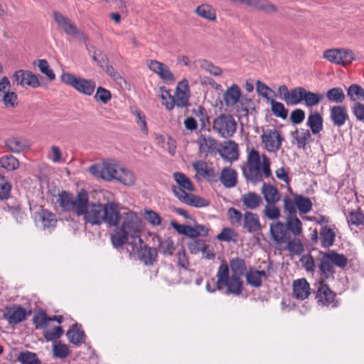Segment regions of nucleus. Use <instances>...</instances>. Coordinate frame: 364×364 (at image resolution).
<instances>
[{
  "instance_id": "1a4fd4ad",
  "label": "nucleus",
  "mask_w": 364,
  "mask_h": 364,
  "mask_svg": "<svg viewBox=\"0 0 364 364\" xmlns=\"http://www.w3.org/2000/svg\"><path fill=\"white\" fill-rule=\"evenodd\" d=\"M60 77L63 82L71 86L80 94L91 96L95 92L96 83L92 79L77 77L69 73H63Z\"/></svg>"
},
{
  "instance_id": "2f4dec72",
  "label": "nucleus",
  "mask_w": 364,
  "mask_h": 364,
  "mask_svg": "<svg viewBox=\"0 0 364 364\" xmlns=\"http://www.w3.org/2000/svg\"><path fill=\"white\" fill-rule=\"evenodd\" d=\"M114 180L124 186H132L135 183L136 177L132 171L124 168L121 164L119 172Z\"/></svg>"
},
{
  "instance_id": "e433bc0d",
  "label": "nucleus",
  "mask_w": 364,
  "mask_h": 364,
  "mask_svg": "<svg viewBox=\"0 0 364 364\" xmlns=\"http://www.w3.org/2000/svg\"><path fill=\"white\" fill-rule=\"evenodd\" d=\"M140 244V252L139 257L146 264H151L156 259L157 257V251L155 248L149 247L144 245L141 246V243Z\"/></svg>"
},
{
  "instance_id": "052dcab7",
  "label": "nucleus",
  "mask_w": 364,
  "mask_h": 364,
  "mask_svg": "<svg viewBox=\"0 0 364 364\" xmlns=\"http://www.w3.org/2000/svg\"><path fill=\"white\" fill-rule=\"evenodd\" d=\"M1 100L7 108H14L18 105V97L14 92H5Z\"/></svg>"
},
{
  "instance_id": "dca6fc26",
  "label": "nucleus",
  "mask_w": 364,
  "mask_h": 364,
  "mask_svg": "<svg viewBox=\"0 0 364 364\" xmlns=\"http://www.w3.org/2000/svg\"><path fill=\"white\" fill-rule=\"evenodd\" d=\"M336 294L326 284V281H319L316 298L321 306L336 307Z\"/></svg>"
},
{
  "instance_id": "2eb2a0df",
  "label": "nucleus",
  "mask_w": 364,
  "mask_h": 364,
  "mask_svg": "<svg viewBox=\"0 0 364 364\" xmlns=\"http://www.w3.org/2000/svg\"><path fill=\"white\" fill-rule=\"evenodd\" d=\"M14 85L37 88L41 85L38 76L30 70H18L12 75Z\"/></svg>"
},
{
  "instance_id": "6e6d98bb",
  "label": "nucleus",
  "mask_w": 364,
  "mask_h": 364,
  "mask_svg": "<svg viewBox=\"0 0 364 364\" xmlns=\"http://www.w3.org/2000/svg\"><path fill=\"white\" fill-rule=\"evenodd\" d=\"M159 251L165 255H172L174 246L172 240L169 237L159 240Z\"/></svg>"
},
{
  "instance_id": "72a5a7b5",
  "label": "nucleus",
  "mask_w": 364,
  "mask_h": 364,
  "mask_svg": "<svg viewBox=\"0 0 364 364\" xmlns=\"http://www.w3.org/2000/svg\"><path fill=\"white\" fill-rule=\"evenodd\" d=\"M6 147L14 153H20L28 148V141L22 138L10 137L5 141Z\"/></svg>"
},
{
  "instance_id": "7ed1b4c3",
  "label": "nucleus",
  "mask_w": 364,
  "mask_h": 364,
  "mask_svg": "<svg viewBox=\"0 0 364 364\" xmlns=\"http://www.w3.org/2000/svg\"><path fill=\"white\" fill-rule=\"evenodd\" d=\"M348 264V258L343 254L334 250L328 252H320L318 270L320 281L333 279L335 274L334 266L343 269Z\"/></svg>"
},
{
  "instance_id": "13d9d810",
  "label": "nucleus",
  "mask_w": 364,
  "mask_h": 364,
  "mask_svg": "<svg viewBox=\"0 0 364 364\" xmlns=\"http://www.w3.org/2000/svg\"><path fill=\"white\" fill-rule=\"evenodd\" d=\"M94 97L96 100V101L100 102L101 103L106 105L111 100L112 95L108 90L102 87H98L97 88Z\"/></svg>"
},
{
  "instance_id": "cd10ccee",
  "label": "nucleus",
  "mask_w": 364,
  "mask_h": 364,
  "mask_svg": "<svg viewBox=\"0 0 364 364\" xmlns=\"http://www.w3.org/2000/svg\"><path fill=\"white\" fill-rule=\"evenodd\" d=\"M66 336L68 341L76 346H79L85 341V334L82 330L81 325L78 323L73 324L71 328L67 331Z\"/></svg>"
},
{
  "instance_id": "473e14b6",
  "label": "nucleus",
  "mask_w": 364,
  "mask_h": 364,
  "mask_svg": "<svg viewBox=\"0 0 364 364\" xmlns=\"http://www.w3.org/2000/svg\"><path fill=\"white\" fill-rule=\"evenodd\" d=\"M241 201L246 208L255 210L259 208L262 203V198L255 192H248L242 195Z\"/></svg>"
},
{
  "instance_id": "c9c22d12",
  "label": "nucleus",
  "mask_w": 364,
  "mask_h": 364,
  "mask_svg": "<svg viewBox=\"0 0 364 364\" xmlns=\"http://www.w3.org/2000/svg\"><path fill=\"white\" fill-rule=\"evenodd\" d=\"M286 226L295 237L299 236L303 232L301 221L294 215H289L286 219Z\"/></svg>"
},
{
  "instance_id": "3c124183",
  "label": "nucleus",
  "mask_w": 364,
  "mask_h": 364,
  "mask_svg": "<svg viewBox=\"0 0 364 364\" xmlns=\"http://www.w3.org/2000/svg\"><path fill=\"white\" fill-rule=\"evenodd\" d=\"M160 91L162 105L168 110L173 109L174 97L171 95L169 90H166L164 87H160Z\"/></svg>"
},
{
  "instance_id": "423d86ee",
  "label": "nucleus",
  "mask_w": 364,
  "mask_h": 364,
  "mask_svg": "<svg viewBox=\"0 0 364 364\" xmlns=\"http://www.w3.org/2000/svg\"><path fill=\"white\" fill-rule=\"evenodd\" d=\"M324 98L323 94L313 92L303 87H296L289 91V95L287 100V105H297L302 102L308 107H313L318 105Z\"/></svg>"
},
{
  "instance_id": "4c0bfd02",
  "label": "nucleus",
  "mask_w": 364,
  "mask_h": 364,
  "mask_svg": "<svg viewBox=\"0 0 364 364\" xmlns=\"http://www.w3.org/2000/svg\"><path fill=\"white\" fill-rule=\"evenodd\" d=\"M195 13L200 17L208 21H215L216 14L215 9L209 4H202L195 9Z\"/></svg>"
},
{
  "instance_id": "f3484780",
  "label": "nucleus",
  "mask_w": 364,
  "mask_h": 364,
  "mask_svg": "<svg viewBox=\"0 0 364 364\" xmlns=\"http://www.w3.org/2000/svg\"><path fill=\"white\" fill-rule=\"evenodd\" d=\"M26 310L21 306L14 304L11 306H6L4 318L7 320L10 325H16L25 321L27 317Z\"/></svg>"
},
{
  "instance_id": "ea45409f",
  "label": "nucleus",
  "mask_w": 364,
  "mask_h": 364,
  "mask_svg": "<svg viewBox=\"0 0 364 364\" xmlns=\"http://www.w3.org/2000/svg\"><path fill=\"white\" fill-rule=\"evenodd\" d=\"M326 97L329 102L341 104L345 100L346 95L342 88L336 87L327 90Z\"/></svg>"
},
{
  "instance_id": "79ce46f5",
  "label": "nucleus",
  "mask_w": 364,
  "mask_h": 364,
  "mask_svg": "<svg viewBox=\"0 0 364 364\" xmlns=\"http://www.w3.org/2000/svg\"><path fill=\"white\" fill-rule=\"evenodd\" d=\"M321 245L323 247H329L333 245L335 240V233L327 226H324L320 231Z\"/></svg>"
},
{
  "instance_id": "864d4df0",
  "label": "nucleus",
  "mask_w": 364,
  "mask_h": 364,
  "mask_svg": "<svg viewBox=\"0 0 364 364\" xmlns=\"http://www.w3.org/2000/svg\"><path fill=\"white\" fill-rule=\"evenodd\" d=\"M228 215L230 223L235 226L242 225L243 221V215L235 208H230L228 210Z\"/></svg>"
},
{
  "instance_id": "20e7f679",
  "label": "nucleus",
  "mask_w": 364,
  "mask_h": 364,
  "mask_svg": "<svg viewBox=\"0 0 364 364\" xmlns=\"http://www.w3.org/2000/svg\"><path fill=\"white\" fill-rule=\"evenodd\" d=\"M223 98L227 107L235 108L239 118L247 117L252 100L242 94V90L237 84H232L228 87L224 92Z\"/></svg>"
},
{
  "instance_id": "f03ea898",
  "label": "nucleus",
  "mask_w": 364,
  "mask_h": 364,
  "mask_svg": "<svg viewBox=\"0 0 364 364\" xmlns=\"http://www.w3.org/2000/svg\"><path fill=\"white\" fill-rule=\"evenodd\" d=\"M121 218V225L114 226L115 229L110 236L112 245L115 248L121 247L127 242L129 237L137 240L139 243H141V221L137 214L133 211H128Z\"/></svg>"
},
{
  "instance_id": "ddd939ff",
  "label": "nucleus",
  "mask_w": 364,
  "mask_h": 364,
  "mask_svg": "<svg viewBox=\"0 0 364 364\" xmlns=\"http://www.w3.org/2000/svg\"><path fill=\"white\" fill-rule=\"evenodd\" d=\"M284 138L276 129H268L261 135V141L265 150L270 153H277L282 146Z\"/></svg>"
},
{
  "instance_id": "4468645a",
  "label": "nucleus",
  "mask_w": 364,
  "mask_h": 364,
  "mask_svg": "<svg viewBox=\"0 0 364 364\" xmlns=\"http://www.w3.org/2000/svg\"><path fill=\"white\" fill-rule=\"evenodd\" d=\"M86 192L85 190H81L77 193L76 198H74L71 193L62 191L57 196L56 203L58 204L62 210L65 212H74L77 215L79 198L81 195L86 194Z\"/></svg>"
},
{
  "instance_id": "bf43d9fd",
  "label": "nucleus",
  "mask_w": 364,
  "mask_h": 364,
  "mask_svg": "<svg viewBox=\"0 0 364 364\" xmlns=\"http://www.w3.org/2000/svg\"><path fill=\"white\" fill-rule=\"evenodd\" d=\"M11 186L3 176L0 175V200L8 199L10 196Z\"/></svg>"
},
{
  "instance_id": "603ef678",
  "label": "nucleus",
  "mask_w": 364,
  "mask_h": 364,
  "mask_svg": "<svg viewBox=\"0 0 364 364\" xmlns=\"http://www.w3.org/2000/svg\"><path fill=\"white\" fill-rule=\"evenodd\" d=\"M86 47H87V50L90 53L92 51L93 52V55H92L93 60L97 62L98 65L100 66L102 68V69H104V65H105V63H107L108 62L107 58L104 54H102L100 50H97L95 47H94V46L89 47L87 45L86 46Z\"/></svg>"
},
{
  "instance_id": "f8f14e48",
  "label": "nucleus",
  "mask_w": 364,
  "mask_h": 364,
  "mask_svg": "<svg viewBox=\"0 0 364 364\" xmlns=\"http://www.w3.org/2000/svg\"><path fill=\"white\" fill-rule=\"evenodd\" d=\"M53 16L58 27L66 35L87 41V37L67 16L58 11H54Z\"/></svg>"
},
{
  "instance_id": "774afa93",
  "label": "nucleus",
  "mask_w": 364,
  "mask_h": 364,
  "mask_svg": "<svg viewBox=\"0 0 364 364\" xmlns=\"http://www.w3.org/2000/svg\"><path fill=\"white\" fill-rule=\"evenodd\" d=\"M351 111L357 121L364 123V104L361 102L353 103Z\"/></svg>"
},
{
  "instance_id": "f257e3e1",
  "label": "nucleus",
  "mask_w": 364,
  "mask_h": 364,
  "mask_svg": "<svg viewBox=\"0 0 364 364\" xmlns=\"http://www.w3.org/2000/svg\"><path fill=\"white\" fill-rule=\"evenodd\" d=\"M77 216H83L86 223L92 225H100L106 223L109 226H117L119 223L121 214L118 205L114 202L108 201L105 204L89 202L87 193L79 198Z\"/></svg>"
},
{
  "instance_id": "4d7b16f0",
  "label": "nucleus",
  "mask_w": 364,
  "mask_h": 364,
  "mask_svg": "<svg viewBox=\"0 0 364 364\" xmlns=\"http://www.w3.org/2000/svg\"><path fill=\"white\" fill-rule=\"evenodd\" d=\"M194 113L200 123L201 129H206L209 127L210 119L205 108L200 106Z\"/></svg>"
},
{
  "instance_id": "338daca9",
  "label": "nucleus",
  "mask_w": 364,
  "mask_h": 364,
  "mask_svg": "<svg viewBox=\"0 0 364 364\" xmlns=\"http://www.w3.org/2000/svg\"><path fill=\"white\" fill-rule=\"evenodd\" d=\"M348 224L359 226L364 223V215L360 211H352L347 217Z\"/></svg>"
},
{
  "instance_id": "9b49d317",
  "label": "nucleus",
  "mask_w": 364,
  "mask_h": 364,
  "mask_svg": "<svg viewBox=\"0 0 364 364\" xmlns=\"http://www.w3.org/2000/svg\"><path fill=\"white\" fill-rule=\"evenodd\" d=\"M323 58L331 63L346 66L354 60L355 55L352 50L346 48H332L323 52Z\"/></svg>"
},
{
  "instance_id": "bb28decb",
  "label": "nucleus",
  "mask_w": 364,
  "mask_h": 364,
  "mask_svg": "<svg viewBox=\"0 0 364 364\" xmlns=\"http://www.w3.org/2000/svg\"><path fill=\"white\" fill-rule=\"evenodd\" d=\"M220 181L225 188H233L237 183V173L235 169L225 167L220 172Z\"/></svg>"
},
{
  "instance_id": "f704fd0d",
  "label": "nucleus",
  "mask_w": 364,
  "mask_h": 364,
  "mask_svg": "<svg viewBox=\"0 0 364 364\" xmlns=\"http://www.w3.org/2000/svg\"><path fill=\"white\" fill-rule=\"evenodd\" d=\"M266 277L265 271H259L255 269H250L246 274L247 282L254 287H259L262 279L266 278Z\"/></svg>"
},
{
  "instance_id": "412c9836",
  "label": "nucleus",
  "mask_w": 364,
  "mask_h": 364,
  "mask_svg": "<svg viewBox=\"0 0 364 364\" xmlns=\"http://www.w3.org/2000/svg\"><path fill=\"white\" fill-rule=\"evenodd\" d=\"M242 225L243 228L250 233L257 232L262 229L259 215L250 211L244 213Z\"/></svg>"
},
{
  "instance_id": "c03bdc74",
  "label": "nucleus",
  "mask_w": 364,
  "mask_h": 364,
  "mask_svg": "<svg viewBox=\"0 0 364 364\" xmlns=\"http://www.w3.org/2000/svg\"><path fill=\"white\" fill-rule=\"evenodd\" d=\"M296 208L301 213H307L312 209V203L311 200L301 195L294 196Z\"/></svg>"
},
{
  "instance_id": "37998d69",
  "label": "nucleus",
  "mask_w": 364,
  "mask_h": 364,
  "mask_svg": "<svg viewBox=\"0 0 364 364\" xmlns=\"http://www.w3.org/2000/svg\"><path fill=\"white\" fill-rule=\"evenodd\" d=\"M285 243L287 244V250L293 255H300L304 250L301 240L296 237L294 238L289 237Z\"/></svg>"
},
{
  "instance_id": "de8ad7c7",
  "label": "nucleus",
  "mask_w": 364,
  "mask_h": 364,
  "mask_svg": "<svg viewBox=\"0 0 364 364\" xmlns=\"http://www.w3.org/2000/svg\"><path fill=\"white\" fill-rule=\"evenodd\" d=\"M230 269L232 272V275H242L246 271V264L244 259L236 257L230 260Z\"/></svg>"
},
{
  "instance_id": "aec40b11",
  "label": "nucleus",
  "mask_w": 364,
  "mask_h": 364,
  "mask_svg": "<svg viewBox=\"0 0 364 364\" xmlns=\"http://www.w3.org/2000/svg\"><path fill=\"white\" fill-rule=\"evenodd\" d=\"M330 119L336 127L343 126L349 117L346 108L342 105H335L330 108Z\"/></svg>"
},
{
  "instance_id": "5701e85b",
  "label": "nucleus",
  "mask_w": 364,
  "mask_h": 364,
  "mask_svg": "<svg viewBox=\"0 0 364 364\" xmlns=\"http://www.w3.org/2000/svg\"><path fill=\"white\" fill-rule=\"evenodd\" d=\"M173 178L176 183L178 184V186H172L171 189L176 198L177 190H179L182 192H192L194 191L193 184L185 174L181 172H176L173 173Z\"/></svg>"
},
{
  "instance_id": "8fccbe9b",
  "label": "nucleus",
  "mask_w": 364,
  "mask_h": 364,
  "mask_svg": "<svg viewBox=\"0 0 364 364\" xmlns=\"http://www.w3.org/2000/svg\"><path fill=\"white\" fill-rule=\"evenodd\" d=\"M271 104V110L273 114L282 119H286L288 115V110L284 107V105L279 102H277L274 100H270Z\"/></svg>"
},
{
  "instance_id": "a878e982",
  "label": "nucleus",
  "mask_w": 364,
  "mask_h": 364,
  "mask_svg": "<svg viewBox=\"0 0 364 364\" xmlns=\"http://www.w3.org/2000/svg\"><path fill=\"white\" fill-rule=\"evenodd\" d=\"M310 294V285L306 279H299L293 283V296L299 300H304Z\"/></svg>"
},
{
  "instance_id": "a18cd8bd",
  "label": "nucleus",
  "mask_w": 364,
  "mask_h": 364,
  "mask_svg": "<svg viewBox=\"0 0 364 364\" xmlns=\"http://www.w3.org/2000/svg\"><path fill=\"white\" fill-rule=\"evenodd\" d=\"M347 96L354 103L358 102L359 99L364 98V89L357 84H353L347 89Z\"/></svg>"
},
{
  "instance_id": "a211bd4d",
  "label": "nucleus",
  "mask_w": 364,
  "mask_h": 364,
  "mask_svg": "<svg viewBox=\"0 0 364 364\" xmlns=\"http://www.w3.org/2000/svg\"><path fill=\"white\" fill-rule=\"evenodd\" d=\"M146 65L150 70L156 73L163 81L173 82L175 80L173 74L166 64L156 60H148Z\"/></svg>"
},
{
  "instance_id": "c756f323",
  "label": "nucleus",
  "mask_w": 364,
  "mask_h": 364,
  "mask_svg": "<svg viewBox=\"0 0 364 364\" xmlns=\"http://www.w3.org/2000/svg\"><path fill=\"white\" fill-rule=\"evenodd\" d=\"M261 192L267 204H275L280 199V195L277 188L269 183H264Z\"/></svg>"
},
{
  "instance_id": "a19ab883",
  "label": "nucleus",
  "mask_w": 364,
  "mask_h": 364,
  "mask_svg": "<svg viewBox=\"0 0 364 364\" xmlns=\"http://www.w3.org/2000/svg\"><path fill=\"white\" fill-rule=\"evenodd\" d=\"M39 216L44 229H53L55 227L57 219L53 213L43 210Z\"/></svg>"
},
{
  "instance_id": "5fc2aeb1",
  "label": "nucleus",
  "mask_w": 364,
  "mask_h": 364,
  "mask_svg": "<svg viewBox=\"0 0 364 364\" xmlns=\"http://www.w3.org/2000/svg\"><path fill=\"white\" fill-rule=\"evenodd\" d=\"M53 353L54 357L63 359L69 355L70 350L67 345L57 343L53 346Z\"/></svg>"
},
{
  "instance_id": "7c9ffc66",
  "label": "nucleus",
  "mask_w": 364,
  "mask_h": 364,
  "mask_svg": "<svg viewBox=\"0 0 364 364\" xmlns=\"http://www.w3.org/2000/svg\"><path fill=\"white\" fill-rule=\"evenodd\" d=\"M323 117L318 112H311L308 117L306 124L313 134L320 133L323 129Z\"/></svg>"
},
{
  "instance_id": "9d476101",
  "label": "nucleus",
  "mask_w": 364,
  "mask_h": 364,
  "mask_svg": "<svg viewBox=\"0 0 364 364\" xmlns=\"http://www.w3.org/2000/svg\"><path fill=\"white\" fill-rule=\"evenodd\" d=\"M213 129L222 137H232L236 132L237 123L232 116L220 114L213 123Z\"/></svg>"
},
{
  "instance_id": "0e129e2a",
  "label": "nucleus",
  "mask_w": 364,
  "mask_h": 364,
  "mask_svg": "<svg viewBox=\"0 0 364 364\" xmlns=\"http://www.w3.org/2000/svg\"><path fill=\"white\" fill-rule=\"evenodd\" d=\"M174 98V106L184 107L188 103V92L176 90Z\"/></svg>"
},
{
  "instance_id": "680f3d73",
  "label": "nucleus",
  "mask_w": 364,
  "mask_h": 364,
  "mask_svg": "<svg viewBox=\"0 0 364 364\" xmlns=\"http://www.w3.org/2000/svg\"><path fill=\"white\" fill-rule=\"evenodd\" d=\"M36 328H43L47 326L50 321V317L43 311L36 314L33 318Z\"/></svg>"
},
{
  "instance_id": "c85d7f7f",
  "label": "nucleus",
  "mask_w": 364,
  "mask_h": 364,
  "mask_svg": "<svg viewBox=\"0 0 364 364\" xmlns=\"http://www.w3.org/2000/svg\"><path fill=\"white\" fill-rule=\"evenodd\" d=\"M194 170L203 177L209 181H215L216 174L213 168L210 167L205 161L198 160L193 163Z\"/></svg>"
},
{
  "instance_id": "6ab92c4d",
  "label": "nucleus",
  "mask_w": 364,
  "mask_h": 364,
  "mask_svg": "<svg viewBox=\"0 0 364 364\" xmlns=\"http://www.w3.org/2000/svg\"><path fill=\"white\" fill-rule=\"evenodd\" d=\"M177 198L183 203L195 207L204 208L209 205L210 203L208 200L187 192H182L177 190Z\"/></svg>"
},
{
  "instance_id": "58836bf2",
  "label": "nucleus",
  "mask_w": 364,
  "mask_h": 364,
  "mask_svg": "<svg viewBox=\"0 0 364 364\" xmlns=\"http://www.w3.org/2000/svg\"><path fill=\"white\" fill-rule=\"evenodd\" d=\"M293 136L296 141L299 148L304 149L309 143L311 141V135L309 130L301 129L296 130Z\"/></svg>"
},
{
  "instance_id": "0eeeda50",
  "label": "nucleus",
  "mask_w": 364,
  "mask_h": 364,
  "mask_svg": "<svg viewBox=\"0 0 364 364\" xmlns=\"http://www.w3.org/2000/svg\"><path fill=\"white\" fill-rule=\"evenodd\" d=\"M121 164L115 159H109L102 164L92 165L89 168L90 173L95 177L105 181H112L115 179L120 168Z\"/></svg>"
},
{
  "instance_id": "49530a36",
  "label": "nucleus",
  "mask_w": 364,
  "mask_h": 364,
  "mask_svg": "<svg viewBox=\"0 0 364 364\" xmlns=\"http://www.w3.org/2000/svg\"><path fill=\"white\" fill-rule=\"evenodd\" d=\"M17 360L21 364H41L37 355L28 350L21 352L18 355Z\"/></svg>"
},
{
  "instance_id": "09e8293b",
  "label": "nucleus",
  "mask_w": 364,
  "mask_h": 364,
  "mask_svg": "<svg viewBox=\"0 0 364 364\" xmlns=\"http://www.w3.org/2000/svg\"><path fill=\"white\" fill-rule=\"evenodd\" d=\"M19 166L18 159L12 155H6L0 158V166L7 171H14Z\"/></svg>"
},
{
  "instance_id": "b1692460",
  "label": "nucleus",
  "mask_w": 364,
  "mask_h": 364,
  "mask_svg": "<svg viewBox=\"0 0 364 364\" xmlns=\"http://www.w3.org/2000/svg\"><path fill=\"white\" fill-rule=\"evenodd\" d=\"M269 232L273 240L279 244L285 243L289 237L286 225L279 221L270 225Z\"/></svg>"
},
{
  "instance_id": "4be33fe9",
  "label": "nucleus",
  "mask_w": 364,
  "mask_h": 364,
  "mask_svg": "<svg viewBox=\"0 0 364 364\" xmlns=\"http://www.w3.org/2000/svg\"><path fill=\"white\" fill-rule=\"evenodd\" d=\"M219 154L226 161H236L239 158L238 145L234 141H228L220 148Z\"/></svg>"
},
{
  "instance_id": "6e6552de",
  "label": "nucleus",
  "mask_w": 364,
  "mask_h": 364,
  "mask_svg": "<svg viewBox=\"0 0 364 364\" xmlns=\"http://www.w3.org/2000/svg\"><path fill=\"white\" fill-rule=\"evenodd\" d=\"M242 173L246 180L254 184L262 181L261 162L257 151L252 149L250 151L247 164L242 168Z\"/></svg>"
},
{
  "instance_id": "393cba45",
  "label": "nucleus",
  "mask_w": 364,
  "mask_h": 364,
  "mask_svg": "<svg viewBox=\"0 0 364 364\" xmlns=\"http://www.w3.org/2000/svg\"><path fill=\"white\" fill-rule=\"evenodd\" d=\"M198 144L200 154L208 156L215 152L218 141L210 136L200 134L198 139Z\"/></svg>"
},
{
  "instance_id": "e2e57ef3",
  "label": "nucleus",
  "mask_w": 364,
  "mask_h": 364,
  "mask_svg": "<svg viewBox=\"0 0 364 364\" xmlns=\"http://www.w3.org/2000/svg\"><path fill=\"white\" fill-rule=\"evenodd\" d=\"M206 247L205 242L203 240L196 239L188 244V250L191 254L196 255L201 252Z\"/></svg>"
},
{
  "instance_id": "69168bd1",
  "label": "nucleus",
  "mask_w": 364,
  "mask_h": 364,
  "mask_svg": "<svg viewBox=\"0 0 364 364\" xmlns=\"http://www.w3.org/2000/svg\"><path fill=\"white\" fill-rule=\"evenodd\" d=\"M37 65L41 72L46 75L50 80H53L55 78V75L53 70L50 68L48 63L46 60H38Z\"/></svg>"
},
{
  "instance_id": "39448f33",
  "label": "nucleus",
  "mask_w": 364,
  "mask_h": 364,
  "mask_svg": "<svg viewBox=\"0 0 364 364\" xmlns=\"http://www.w3.org/2000/svg\"><path fill=\"white\" fill-rule=\"evenodd\" d=\"M227 287L225 293L227 294H240L242 291V283L240 277L238 275H231L229 277V268L227 264H222L217 272V289L218 290Z\"/></svg>"
}]
</instances>
